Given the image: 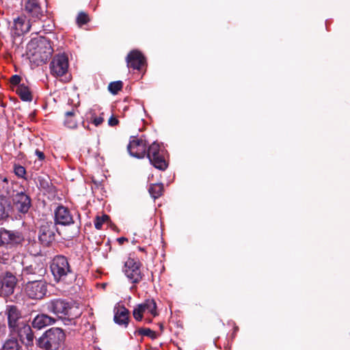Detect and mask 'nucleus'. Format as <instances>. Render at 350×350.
Returning a JSON list of instances; mask_svg holds the SVG:
<instances>
[{"mask_svg":"<svg viewBox=\"0 0 350 350\" xmlns=\"http://www.w3.org/2000/svg\"><path fill=\"white\" fill-rule=\"evenodd\" d=\"M66 335L59 327H52L46 330L36 340V345L44 350H58L64 344Z\"/></svg>","mask_w":350,"mask_h":350,"instance_id":"obj_1","label":"nucleus"},{"mask_svg":"<svg viewBox=\"0 0 350 350\" xmlns=\"http://www.w3.org/2000/svg\"><path fill=\"white\" fill-rule=\"evenodd\" d=\"M51 269L57 281L72 282L75 280L76 275L72 272L68 259L64 256H57L53 258Z\"/></svg>","mask_w":350,"mask_h":350,"instance_id":"obj_2","label":"nucleus"},{"mask_svg":"<svg viewBox=\"0 0 350 350\" xmlns=\"http://www.w3.org/2000/svg\"><path fill=\"white\" fill-rule=\"evenodd\" d=\"M25 294L31 299H42L47 292L46 282L40 279L28 281L24 288Z\"/></svg>","mask_w":350,"mask_h":350,"instance_id":"obj_3","label":"nucleus"},{"mask_svg":"<svg viewBox=\"0 0 350 350\" xmlns=\"http://www.w3.org/2000/svg\"><path fill=\"white\" fill-rule=\"evenodd\" d=\"M150 163L156 168L164 170L167 165L163 158L159 144L154 142L146 149V154Z\"/></svg>","mask_w":350,"mask_h":350,"instance_id":"obj_4","label":"nucleus"},{"mask_svg":"<svg viewBox=\"0 0 350 350\" xmlns=\"http://www.w3.org/2000/svg\"><path fill=\"white\" fill-rule=\"evenodd\" d=\"M123 271L133 283H138L142 279L140 263L135 259L128 258L124 262Z\"/></svg>","mask_w":350,"mask_h":350,"instance_id":"obj_5","label":"nucleus"},{"mask_svg":"<svg viewBox=\"0 0 350 350\" xmlns=\"http://www.w3.org/2000/svg\"><path fill=\"white\" fill-rule=\"evenodd\" d=\"M55 224L50 221L43 222L38 232V240L44 246H49L55 240Z\"/></svg>","mask_w":350,"mask_h":350,"instance_id":"obj_6","label":"nucleus"},{"mask_svg":"<svg viewBox=\"0 0 350 350\" xmlns=\"http://www.w3.org/2000/svg\"><path fill=\"white\" fill-rule=\"evenodd\" d=\"M148 313L152 317L158 315L157 312V304L154 299H146L144 302L137 306L133 312V317L139 321L143 318V314Z\"/></svg>","mask_w":350,"mask_h":350,"instance_id":"obj_7","label":"nucleus"},{"mask_svg":"<svg viewBox=\"0 0 350 350\" xmlns=\"http://www.w3.org/2000/svg\"><path fill=\"white\" fill-rule=\"evenodd\" d=\"M51 72L56 77L63 76L68 69V59L64 54L55 55L50 64Z\"/></svg>","mask_w":350,"mask_h":350,"instance_id":"obj_8","label":"nucleus"},{"mask_svg":"<svg viewBox=\"0 0 350 350\" xmlns=\"http://www.w3.org/2000/svg\"><path fill=\"white\" fill-rule=\"evenodd\" d=\"M146 142L143 138L131 137L127 149L131 156L140 159L146 156Z\"/></svg>","mask_w":350,"mask_h":350,"instance_id":"obj_9","label":"nucleus"},{"mask_svg":"<svg viewBox=\"0 0 350 350\" xmlns=\"http://www.w3.org/2000/svg\"><path fill=\"white\" fill-rule=\"evenodd\" d=\"M17 280L10 272H7L0 278V296L6 297L12 295L16 285Z\"/></svg>","mask_w":350,"mask_h":350,"instance_id":"obj_10","label":"nucleus"},{"mask_svg":"<svg viewBox=\"0 0 350 350\" xmlns=\"http://www.w3.org/2000/svg\"><path fill=\"white\" fill-rule=\"evenodd\" d=\"M45 306L49 312L53 313L60 318L68 314L70 309L69 303L61 299L51 300L46 303Z\"/></svg>","mask_w":350,"mask_h":350,"instance_id":"obj_11","label":"nucleus"},{"mask_svg":"<svg viewBox=\"0 0 350 350\" xmlns=\"http://www.w3.org/2000/svg\"><path fill=\"white\" fill-rule=\"evenodd\" d=\"M12 334H16L22 343L25 346H31L33 344V334L31 327L25 322L19 325L18 327L10 332Z\"/></svg>","mask_w":350,"mask_h":350,"instance_id":"obj_12","label":"nucleus"},{"mask_svg":"<svg viewBox=\"0 0 350 350\" xmlns=\"http://www.w3.org/2000/svg\"><path fill=\"white\" fill-rule=\"evenodd\" d=\"M5 314L8 317V324L10 332L14 330L21 323H25L22 320L21 314L15 306H7Z\"/></svg>","mask_w":350,"mask_h":350,"instance_id":"obj_13","label":"nucleus"},{"mask_svg":"<svg viewBox=\"0 0 350 350\" xmlns=\"http://www.w3.org/2000/svg\"><path fill=\"white\" fill-rule=\"evenodd\" d=\"M23 240V235L18 231L1 229L0 230V246L6 244H17Z\"/></svg>","mask_w":350,"mask_h":350,"instance_id":"obj_14","label":"nucleus"},{"mask_svg":"<svg viewBox=\"0 0 350 350\" xmlns=\"http://www.w3.org/2000/svg\"><path fill=\"white\" fill-rule=\"evenodd\" d=\"M46 273V269L38 265H31L23 268L22 271V277L29 281L35 279L42 278Z\"/></svg>","mask_w":350,"mask_h":350,"instance_id":"obj_15","label":"nucleus"},{"mask_svg":"<svg viewBox=\"0 0 350 350\" xmlns=\"http://www.w3.org/2000/svg\"><path fill=\"white\" fill-rule=\"evenodd\" d=\"M126 62L128 68H131L134 70H139L145 64L146 59L140 51L137 50H133L127 55L126 57Z\"/></svg>","mask_w":350,"mask_h":350,"instance_id":"obj_16","label":"nucleus"},{"mask_svg":"<svg viewBox=\"0 0 350 350\" xmlns=\"http://www.w3.org/2000/svg\"><path fill=\"white\" fill-rule=\"evenodd\" d=\"M13 203L18 212L26 213L31 206V199L26 193L20 192L14 196Z\"/></svg>","mask_w":350,"mask_h":350,"instance_id":"obj_17","label":"nucleus"},{"mask_svg":"<svg viewBox=\"0 0 350 350\" xmlns=\"http://www.w3.org/2000/svg\"><path fill=\"white\" fill-rule=\"evenodd\" d=\"M53 49L49 42L40 40L38 42L33 55L38 56L41 62H46L52 55Z\"/></svg>","mask_w":350,"mask_h":350,"instance_id":"obj_18","label":"nucleus"},{"mask_svg":"<svg viewBox=\"0 0 350 350\" xmlns=\"http://www.w3.org/2000/svg\"><path fill=\"white\" fill-rule=\"evenodd\" d=\"M55 221L56 224L64 226L73 223L72 217L71 216L70 211L62 206H58L55 210Z\"/></svg>","mask_w":350,"mask_h":350,"instance_id":"obj_19","label":"nucleus"},{"mask_svg":"<svg viewBox=\"0 0 350 350\" xmlns=\"http://www.w3.org/2000/svg\"><path fill=\"white\" fill-rule=\"evenodd\" d=\"M129 311L124 306L114 308V321L120 325L126 327L129 324Z\"/></svg>","mask_w":350,"mask_h":350,"instance_id":"obj_20","label":"nucleus"},{"mask_svg":"<svg viewBox=\"0 0 350 350\" xmlns=\"http://www.w3.org/2000/svg\"><path fill=\"white\" fill-rule=\"evenodd\" d=\"M25 10L33 18H40L43 16V10L39 0H27L25 5Z\"/></svg>","mask_w":350,"mask_h":350,"instance_id":"obj_21","label":"nucleus"},{"mask_svg":"<svg viewBox=\"0 0 350 350\" xmlns=\"http://www.w3.org/2000/svg\"><path fill=\"white\" fill-rule=\"evenodd\" d=\"M55 323V319L45 314H38L32 321V326L38 329L52 325Z\"/></svg>","mask_w":350,"mask_h":350,"instance_id":"obj_22","label":"nucleus"},{"mask_svg":"<svg viewBox=\"0 0 350 350\" xmlns=\"http://www.w3.org/2000/svg\"><path fill=\"white\" fill-rule=\"evenodd\" d=\"M10 211V203L3 196H0V219H3L9 216Z\"/></svg>","mask_w":350,"mask_h":350,"instance_id":"obj_23","label":"nucleus"},{"mask_svg":"<svg viewBox=\"0 0 350 350\" xmlns=\"http://www.w3.org/2000/svg\"><path fill=\"white\" fill-rule=\"evenodd\" d=\"M16 92L23 101H31L32 96L27 86L21 84L17 87Z\"/></svg>","mask_w":350,"mask_h":350,"instance_id":"obj_24","label":"nucleus"},{"mask_svg":"<svg viewBox=\"0 0 350 350\" xmlns=\"http://www.w3.org/2000/svg\"><path fill=\"white\" fill-rule=\"evenodd\" d=\"M76 112L77 110L72 109V111L66 113L64 124L69 129H75L77 126V122L74 118Z\"/></svg>","mask_w":350,"mask_h":350,"instance_id":"obj_25","label":"nucleus"},{"mask_svg":"<svg viewBox=\"0 0 350 350\" xmlns=\"http://www.w3.org/2000/svg\"><path fill=\"white\" fill-rule=\"evenodd\" d=\"M21 348L17 339L11 338L5 342L2 350H21Z\"/></svg>","mask_w":350,"mask_h":350,"instance_id":"obj_26","label":"nucleus"},{"mask_svg":"<svg viewBox=\"0 0 350 350\" xmlns=\"http://www.w3.org/2000/svg\"><path fill=\"white\" fill-rule=\"evenodd\" d=\"M16 28H20L21 31L27 32L30 30L31 25L29 21L26 22L24 17H18L14 21Z\"/></svg>","mask_w":350,"mask_h":350,"instance_id":"obj_27","label":"nucleus"},{"mask_svg":"<svg viewBox=\"0 0 350 350\" xmlns=\"http://www.w3.org/2000/svg\"><path fill=\"white\" fill-rule=\"evenodd\" d=\"M163 189V187L162 184H153L150 185L148 191L152 198H157L161 196Z\"/></svg>","mask_w":350,"mask_h":350,"instance_id":"obj_28","label":"nucleus"},{"mask_svg":"<svg viewBox=\"0 0 350 350\" xmlns=\"http://www.w3.org/2000/svg\"><path fill=\"white\" fill-rule=\"evenodd\" d=\"M136 334L142 336H146L151 339H155L157 337V333L150 328H140L136 331Z\"/></svg>","mask_w":350,"mask_h":350,"instance_id":"obj_29","label":"nucleus"},{"mask_svg":"<svg viewBox=\"0 0 350 350\" xmlns=\"http://www.w3.org/2000/svg\"><path fill=\"white\" fill-rule=\"evenodd\" d=\"M123 83L121 81L111 82L109 84L108 90L113 94H116L122 88Z\"/></svg>","mask_w":350,"mask_h":350,"instance_id":"obj_30","label":"nucleus"},{"mask_svg":"<svg viewBox=\"0 0 350 350\" xmlns=\"http://www.w3.org/2000/svg\"><path fill=\"white\" fill-rule=\"evenodd\" d=\"M90 21L88 14L83 12L79 13L77 17V23L79 26L86 24Z\"/></svg>","mask_w":350,"mask_h":350,"instance_id":"obj_31","label":"nucleus"},{"mask_svg":"<svg viewBox=\"0 0 350 350\" xmlns=\"http://www.w3.org/2000/svg\"><path fill=\"white\" fill-rule=\"evenodd\" d=\"M109 219V216L107 215H103L102 217H96V220L94 221L95 228L98 230L102 228L103 224L106 222Z\"/></svg>","mask_w":350,"mask_h":350,"instance_id":"obj_32","label":"nucleus"},{"mask_svg":"<svg viewBox=\"0 0 350 350\" xmlns=\"http://www.w3.org/2000/svg\"><path fill=\"white\" fill-rule=\"evenodd\" d=\"M14 173L17 176H18L20 178H23L26 174V170L23 166L15 165L14 166Z\"/></svg>","mask_w":350,"mask_h":350,"instance_id":"obj_33","label":"nucleus"},{"mask_svg":"<svg viewBox=\"0 0 350 350\" xmlns=\"http://www.w3.org/2000/svg\"><path fill=\"white\" fill-rule=\"evenodd\" d=\"M8 183V179L5 176H3L0 174V187L2 189H7V185Z\"/></svg>","mask_w":350,"mask_h":350,"instance_id":"obj_34","label":"nucleus"},{"mask_svg":"<svg viewBox=\"0 0 350 350\" xmlns=\"http://www.w3.org/2000/svg\"><path fill=\"white\" fill-rule=\"evenodd\" d=\"M92 121L95 126H98L103 122L104 119L103 117H100H100L94 116L92 118Z\"/></svg>","mask_w":350,"mask_h":350,"instance_id":"obj_35","label":"nucleus"},{"mask_svg":"<svg viewBox=\"0 0 350 350\" xmlns=\"http://www.w3.org/2000/svg\"><path fill=\"white\" fill-rule=\"evenodd\" d=\"M21 77L18 76V75H13L11 78H10V83L13 85H18L19 84V83L21 82Z\"/></svg>","mask_w":350,"mask_h":350,"instance_id":"obj_36","label":"nucleus"},{"mask_svg":"<svg viewBox=\"0 0 350 350\" xmlns=\"http://www.w3.org/2000/svg\"><path fill=\"white\" fill-rule=\"evenodd\" d=\"M119 123V120L114 116L110 117L108 120V124L111 126H114L118 125Z\"/></svg>","mask_w":350,"mask_h":350,"instance_id":"obj_37","label":"nucleus"},{"mask_svg":"<svg viewBox=\"0 0 350 350\" xmlns=\"http://www.w3.org/2000/svg\"><path fill=\"white\" fill-rule=\"evenodd\" d=\"M35 154L37 155L40 160H44L45 158L44 153L39 150H36Z\"/></svg>","mask_w":350,"mask_h":350,"instance_id":"obj_38","label":"nucleus"},{"mask_svg":"<svg viewBox=\"0 0 350 350\" xmlns=\"http://www.w3.org/2000/svg\"><path fill=\"white\" fill-rule=\"evenodd\" d=\"M5 332V325L0 323V337Z\"/></svg>","mask_w":350,"mask_h":350,"instance_id":"obj_39","label":"nucleus"},{"mask_svg":"<svg viewBox=\"0 0 350 350\" xmlns=\"http://www.w3.org/2000/svg\"><path fill=\"white\" fill-rule=\"evenodd\" d=\"M117 241L120 244H123L124 241H127V239L124 237H120L117 239Z\"/></svg>","mask_w":350,"mask_h":350,"instance_id":"obj_40","label":"nucleus"},{"mask_svg":"<svg viewBox=\"0 0 350 350\" xmlns=\"http://www.w3.org/2000/svg\"><path fill=\"white\" fill-rule=\"evenodd\" d=\"M160 328H161V329H163V324H160Z\"/></svg>","mask_w":350,"mask_h":350,"instance_id":"obj_41","label":"nucleus"},{"mask_svg":"<svg viewBox=\"0 0 350 350\" xmlns=\"http://www.w3.org/2000/svg\"><path fill=\"white\" fill-rule=\"evenodd\" d=\"M151 322H152L151 319L148 320V323H151Z\"/></svg>","mask_w":350,"mask_h":350,"instance_id":"obj_42","label":"nucleus"}]
</instances>
